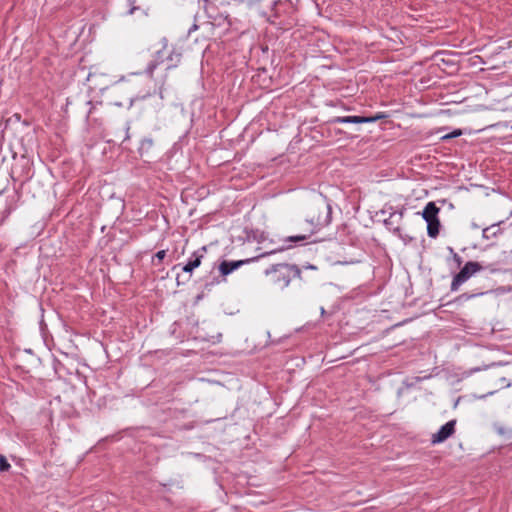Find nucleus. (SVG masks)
Wrapping results in <instances>:
<instances>
[{"label":"nucleus","mask_w":512,"mask_h":512,"mask_svg":"<svg viewBox=\"0 0 512 512\" xmlns=\"http://www.w3.org/2000/svg\"><path fill=\"white\" fill-rule=\"evenodd\" d=\"M314 232H315L314 229H311L309 231V233L289 236L283 240L284 245H282L281 247L274 248L270 251H265L255 257H251V258H247V259H243V260H233V261L223 260L222 262H220V264L218 266L219 273L223 277V281H225L226 276H228L229 274H231L232 272H234L241 266H243L245 264H249L254 261H257L258 259H260L262 257H266L269 255L275 254L277 252H281L285 249H289L293 246L292 243H295V244H297V243L307 244L310 242L314 243V242H316L315 240L310 241V238L312 237Z\"/></svg>","instance_id":"nucleus-1"},{"label":"nucleus","mask_w":512,"mask_h":512,"mask_svg":"<svg viewBox=\"0 0 512 512\" xmlns=\"http://www.w3.org/2000/svg\"><path fill=\"white\" fill-rule=\"evenodd\" d=\"M265 276L270 277L273 284L280 288H286L293 278L301 279V269L296 264H273L264 271Z\"/></svg>","instance_id":"nucleus-2"},{"label":"nucleus","mask_w":512,"mask_h":512,"mask_svg":"<svg viewBox=\"0 0 512 512\" xmlns=\"http://www.w3.org/2000/svg\"><path fill=\"white\" fill-rule=\"evenodd\" d=\"M228 2L226 0H204V10L209 19H211L217 25H221L224 22L231 24L230 14L226 7Z\"/></svg>","instance_id":"nucleus-3"},{"label":"nucleus","mask_w":512,"mask_h":512,"mask_svg":"<svg viewBox=\"0 0 512 512\" xmlns=\"http://www.w3.org/2000/svg\"><path fill=\"white\" fill-rule=\"evenodd\" d=\"M483 269L484 267L479 262H466L460 271L454 275L450 286L451 291H457L463 283L468 281L474 274Z\"/></svg>","instance_id":"nucleus-4"},{"label":"nucleus","mask_w":512,"mask_h":512,"mask_svg":"<svg viewBox=\"0 0 512 512\" xmlns=\"http://www.w3.org/2000/svg\"><path fill=\"white\" fill-rule=\"evenodd\" d=\"M161 49L157 50L154 55H153V59L148 63V65L146 66L145 68V74L149 77V78H152L153 77V73L155 71V69L162 63H164V61H166V56H167V49H168V39L166 37H163L161 39Z\"/></svg>","instance_id":"nucleus-5"},{"label":"nucleus","mask_w":512,"mask_h":512,"mask_svg":"<svg viewBox=\"0 0 512 512\" xmlns=\"http://www.w3.org/2000/svg\"><path fill=\"white\" fill-rule=\"evenodd\" d=\"M389 216L383 220L385 227L392 231L396 235H400L401 232V222L404 216L405 208H402L399 211H394L393 207H389Z\"/></svg>","instance_id":"nucleus-6"},{"label":"nucleus","mask_w":512,"mask_h":512,"mask_svg":"<svg viewBox=\"0 0 512 512\" xmlns=\"http://www.w3.org/2000/svg\"><path fill=\"white\" fill-rule=\"evenodd\" d=\"M456 420H450L440 427V429L434 433L431 437L433 444H438L446 441L455 432Z\"/></svg>","instance_id":"nucleus-7"},{"label":"nucleus","mask_w":512,"mask_h":512,"mask_svg":"<svg viewBox=\"0 0 512 512\" xmlns=\"http://www.w3.org/2000/svg\"><path fill=\"white\" fill-rule=\"evenodd\" d=\"M207 252L206 246L199 248L188 259L187 263L182 267L183 272L191 274L196 268L201 265L202 259Z\"/></svg>","instance_id":"nucleus-8"},{"label":"nucleus","mask_w":512,"mask_h":512,"mask_svg":"<svg viewBox=\"0 0 512 512\" xmlns=\"http://www.w3.org/2000/svg\"><path fill=\"white\" fill-rule=\"evenodd\" d=\"M181 59H182L181 49L176 46H172L166 56V61L168 62L166 71L176 68L179 65V63L181 62Z\"/></svg>","instance_id":"nucleus-9"},{"label":"nucleus","mask_w":512,"mask_h":512,"mask_svg":"<svg viewBox=\"0 0 512 512\" xmlns=\"http://www.w3.org/2000/svg\"><path fill=\"white\" fill-rule=\"evenodd\" d=\"M440 212V208L436 206L435 202H428L421 215L425 221L433 220L438 218V214Z\"/></svg>","instance_id":"nucleus-10"},{"label":"nucleus","mask_w":512,"mask_h":512,"mask_svg":"<svg viewBox=\"0 0 512 512\" xmlns=\"http://www.w3.org/2000/svg\"><path fill=\"white\" fill-rule=\"evenodd\" d=\"M501 221L498 223H494L488 227L483 228L482 237L483 239L490 240L493 238H497L502 234V229L500 228Z\"/></svg>","instance_id":"nucleus-11"},{"label":"nucleus","mask_w":512,"mask_h":512,"mask_svg":"<svg viewBox=\"0 0 512 512\" xmlns=\"http://www.w3.org/2000/svg\"><path fill=\"white\" fill-rule=\"evenodd\" d=\"M427 223V234L430 238H436L439 235L440 231V221L439 218L428 220Z\"/></svg>","instance_id":"nucleus-12"},{"label":"nucleus","mask_w":512,"mask_h":512,"mask_svg":"<svg viewBox=\"0 0 512 512\" xmlns=\"http://www.w3.org/2000/svg\"><path fill=\"white\" fill-rule=\"evenodd\" d=\"M486 293H487V292H482V291H480V292H471V293L466 292V293H463V294H461V295L457 296V297L452 301V303H454V304H458V305H462V304H464L465 302H467V301H469V300H471V299H473V298H476V297H478V296H482V295H484V294H486Z\"/></svg>","instance_id":"nucleus-13"},{"label":"nucleus","mask_w":512,"mask_h":512,"mask_svg":"<svg viewBox=\"0 0 512 512\" xmlns=\"http://www.w3.org/2000/svg\"><path fill=\"white\" fill-rule=\"evenodd\" d=\"M359 116L353 115V116H337L330 120V123L337 124V123H345V124H359Z\"/></svg>","instance_id":"nucleus-14"},{"label":"nucleus","mask_w":512,"mask_h":512,"mask_svg":"<svg viewBox=\"0 0 512 512\" xmlns=\"http://www.w3.org/2000/svg\"><path fill=\"white\" fill-rule=\"evenodd\" d=\"M137 0H122L121 7L123 9V13L125 15H132L136 10L139 9V6L136 5Z\"/></svg>","instance_id":"nucleus-15"},{"label":"nucleus","mask_w":512,"mask_h":512,"mask_svg":"<svg viewBox=\"0 0 512 512\" xmlns=\"http://www.w3.org/2000/svg\"><path fill=\"white\" fill-rule=\"evenodd\" d=\"M154 145V141L150 137H145L142 139L140 146H139V153L143 157L144 155H147L150 150L152 149Z\"/></svg>","instance_id":"nucleus-16"},{"label":"nucleus","mask_w":512,"mask_h":512,"mask_svg":"<svg viewBox=\"0 0 512 512\" xmlns=\"http://www.w3.org/2000/svg\"><path fill=\"white\" fill-rule=\"evenodd\" d=\"M388 115L384 112H377L375 115L372 116H359V124L364 123H373L381 119L387 118Z\"/></svg>","instance_id":"nucleus-17"},{"label":"nucleus","mask_w":512,"mask_h":512,"mask_svg":"<svg viewBox=\"0 0 512 512\" xmlns=\"http://www.w3.org/2000/svg\"><path fill=\"white\" fill-rule=\"evenodd\" d=\"M151 95H152V93L150 92V90H147L144 93L139 91L135 96H133L129 99V108L132 107L137 101L145 100L147 97H149Z\"/></svg>","instance_id":"nucleus-18"},{"label":"nucleus","mask_w":512,"mask_h":512,"mask_svg":"<svg viewBox=\"0 0 512 512\" xmlns=\"http://www.w3.org/2000/svg\"><path fill=\"white\" fill-rule=\"evenodd\" d=\"M141 73H131L128 76H122L118 82L127 81L130 82L133 86H137L138 84V76H140Z\"/></svg>","instance_id":"nucleus-19"},{"label":"nucleus","mask_w":512,"mask_h":512,"mask_svg":"<svg viewBox=\"0 0 512 512\" xmlns=\"http://www.w3.org/2000/svg\"><path fill=\"white\" fill-rule=\"evenodd\" d=\"M463 133H462V130L461 129H455L453 130L452 132L448 133V134H445L441 137V140L443 141H447V140H450V139H453V138H456V137H459L461 136Z\"/></svg>","instance_id":"nucleus-20"},{"label":"nucleus","mask_w":512,"mask_h":512,"mask_svg":"<svg viewBox=\"0 0 512 512\" xmlns=\"http://www.w3.org/2000/svg\"><path fill=\"white\" fill-rule=\"evenodd\" d=\"M11 468L7 458L4 455H0V471L7 472Z\"/></svg>","instance_id":"nucleus-21"},{"label":"nucleus","mask_w":512,"mask_h":512,"mask_svg":"<svg viewBox=\"0 0 512 512\" xmlns=\"http://www.w3.org/2000/svg\"><path fill=\"white\" fill-rule=\"evenodd\" d=\"M166 256V250H160L158 251L154 258H153V262L155 265H158L159 263H161L163 261V259L165 258Z\"/></svg>","instance_id":"nucleus-22"},{"label":"nucleus","mask_w":512,"mask_h":512,"mask_svg":"<svg viewBox=\"0 0 512 512\" xmlns=\"http://www.w3.org/2000/svg\"><path fill=\"white\" fill-rule=\"evenodd\" d=\"M22 159L25 161V171H24L25 178L28 179L31 177V174H30L31 168L29 165V160L26 159L25 157H23Z\"/></svg>","instance_id":"nucleus-23"},{"label":"nucleus","mask_w":512,"mask_h":512,"mask_svg":"<svg viewBox=\"0 0 512 512\" xmlns=\"http://www.w3.org/2000/svg\"><path fill=\"white\" fill-rule=\"evenodd\" d=\"M448 249L450 253H452L453 255V260L457 263L458 266H460L462 264V258L457 253L454 252L452 247H449Z\"/></svg>","instance_id":"nucleus-24"},{"label":"nucleus","mask_w":512,"mask_h":512,"mask_svg":"<svg viewBox=\"0 0 512 512\" xmlns=\"http://www.w3.org/2000/svg\"><path fill=\"white\" fill-rule=\"evenodd\" d=\"M326 209H327V215H326V220L324 221V223L328 224L330 222V218H331V206L327 205Z\"/></svg>","instance_id":"nucleus-25"},{"label":"nucleus","mask_w":512,"mask_h":512,"mask_svg":"<svg viewBox=\"0 0 512 512\" xmlns=\"http://www.w3.org/2000/svg\"><path fill=\"white\" fill-rule=\"evenodd\" d=\"M496 363H492L491 366H495ZM488 367H490V365L488 366H485L484 368H480V367H475V368H472L470 371H469V374H472L474 372H478V371H481L482 369H487Z\"/></svg>","instance_id":"nucleus-26"},{"label":"nucleus","mask_w":512,"mask_h":512,"mask_svg":"<svg viewBox=\"0 0 512 512\" xmlns=\"http://www.w3.org/2000/svg\"><path fill=\"white\" fill-rule=\"evenodd\" d=\"M500 382L504 385V387L508 388L511 386V382L508 381L505 377L500 378Z\"/></svg>","instance_id":"nucleus-27"},{"label":"nucleus","mask_w":512,"mask_h":512,"mask_svg":"<svg viewBox=\"0 0 512 512\" xmlns=\"http://www.w3.org/2000/svg\"><path fill=\"white\" fill-rule=\"evenodd\" d=\"M164 82L165 80H163V82L161 83L160 87H159V96L161 99H163V86H164Z\"/></svg>","instance_id":"nucleus-28"},{"label":"nucleus","mask_w":512,"mask_h":512,"mask_svg":"<svg viewBox=\"0 0 512 512\" xmlns=\"http://www.w3.org/2000/svg\"><path fill=\"white\" fill-rule=\"evenodd\" d=\"M304 268H306V269H312V270H316V269H317V267H316V266H314V265H312V264H308V265L304 266Z\"/></svg>","instance_id":"nucleus-29"},{"label":"nucleus","mask_w":512,"mask_h":512,"mask_svg":"<svg viewBox=\"0 0 512 512\" xmlns=\"http://www.w3.org/2000/svg\"><path fill=\"white\" fill-rule=\"evenodd\" d=\"M495 392L494 391H491V392H488L487 394L481 396V398H485L487 397L488 395H493Z\"/></svg>","instance_id":"nucleus-30"},{"label":"nucleus","mask_w":512,"mask_h":512,"mask_svg":"<svg viewBox=\"0 0 512 512\" xmlns=\"http://www.w3.org/2000/svg\"><path fill=\"white\" fill-rule=\"evenodd\" d=\"M198 27L196 24H194L190 29H189V33H191L192 30H196Z\"/></svg>","instance_id":"nucleus-31"},{"label":"nucleus","mask_w":512,"mask_h":512,"mask_svg":"<svg viewBox=\"0 0 512 512\" xmlns=\"http://www.w3.org/2000/svg\"><path fill=\"white\" fill-rule=\"evenodd\" d=\"M125 130H126V137H125V139H128L129 138V135H128L129 126L128 125L126 126Z\"/></svg>","instance_id":"nucleus-32"},{"label":"nucleus","mask_w":512,"mask_h":512,"mask_svg":"<svg viewBox=\"0 0 512 512\" xmlns=\"http://www.w3.org/2000/svg\"><path fill=\"white\" fill-rule=\"evenodd\" d=\"M472 228H474V229H478V228H479V225H477L476 223H472Z\"/></svg>","instance_id":"nucleus-33"},{"label":"nucleus","mask_w":512,"mask_h":512,"mask_svg":"<svg viewBox=\"0 0 512 512\" xmlns=\"http://www.w3.org/2000/svg\"><path fill=\"white\" fill-rule=\"evenodd\" d=\"M380 213H381L382 215H385V214L387 213V210H386V209H382V210L380 211Z\"/></svg>","instance_id":"nucleus-34"},{"label":"nucleus","mask_w":512,"mask_h":512,"mask_svg":"<svg viewBox=\"0 0 512 512\" xmlns=\"http://www.w3.org/2000/svg\"><path fill=\"white\" fill-rule=\"evenodd\" d=\"M325 314V309L323 307H321V315H324Z\"/></svg>","instance_id":"nucleus-35"}]
</instances>
